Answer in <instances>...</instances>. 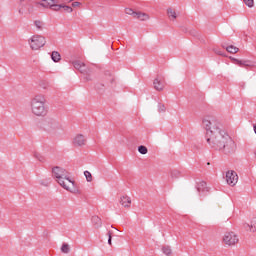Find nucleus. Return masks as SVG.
I'll return each mask as SVG.
<instances>
[{"instance_id": "1", "label": "nucleus", "mask_w": 256, "mask_h": 256, "mask_svg": "<svg viewBox=\"0 0 256 256\" xmlns=\"http://www.w3.org/2000/svg\"><path fill=\"white\" fill-rule=\"evenodd\" d=\"M206 141L211 149L215 151H221L224 155H231L235 153L236 145L235 141L226 133L225 130H218L216 132H208Z\"/></svg>"}, {"instance_id": "2", "label": "nucleus", "mask_w": 256, "mask_h": 256, "mask_svg": "<svg viewBox=\"0 0 256 256\" xmlns=\"http://www.w3.org/2000/svg\"><path fill=\"white\" fill-rule=\"evenodd\" d=\"M53 176L57 179V183L66 191L73 193V188L75 187V181L69 177V172L65 168L56 166L52 168Z\"/></svg>"}, {"instance_id": "3", "label": "nucleus", "mask_w": 256, "mask_h": 256, "mask_svg": "<svg viewBox=\"0 0 256 256\" xmlns=\"http://www.w3.org/2000/svg\"><path fill=\"white\" fill-rule=\"evenodd\" d=\"M47 100L43 95H36L30 102V107L33 115L36 117H45L49 113V107L47 106Z\"/></svg>"}, {"instance_id": "4", "label": "nucleus", "mask_w": 256, "mask_h": 256, "mask_svg": "<svg viewBox=\"0 0 256 256\" xmlns=\"http://www.w3.org/2000/svg\"><path fill=\"white\" fill-rule=\"evenodd\" d=\"M202 125L206 130V137H209V133H216V131H221L223 129V124L217 118L212 116H207L203 119Z\"/></svg>"}, {"instance_id": "5", "label": "nucleus", "mask_w": 256, "mask_h": 256, "mask_svg": "<svg viewBox=\"0 0 256 256\" xmlns=\"http://www.w3.org/2000/svg\"><path fill=\"white\" fill-rule=\"evenodd\" d=\"M43 127L50 135H57L61 131V124L54 118H46L43 122Z\"/></svg>"}, {"instance_id": "6", "label": "nucleus", "mask_w": 256, "mask_h": 256, "mask_svg": "<svg viewBox=\"0 0 256 256\" xmlns=\"http://www.w3.org/2000/svg\"><path fill=\"white\" fill-rule=\"evenodd\" d=\"M45 43H47L45 37L41 35H34L31 38L30 47L34 51H37L38 49H41V47H45Z\"/></svg>"}, {"instance_id": "7", "label": "nucleus", "mask_w": 256, "mask_h": 256, "mask_svg": "<svg viewBox=\"0 0 256 256\" xmlns=\"http://www.w3.org/2000/svg\"><path fill=\"white\" fill-rule=\"evenodd\" d=\"M223 242L231 247V245L239 243V237L234 232H228L224 235Z\"/></svg>"}, {"instance_id": "8", "label": "nucleus", "mask_w": 256, "mask_h": 256, "mask_svg": "<svg viewBox=\"0 0 256 256\" xmlns=\"http://www.w3.org/2000/svg\"><path fill=\"white\" fill-rule=\"evenodd\" d=\"M237 181H239V176H237V172L233 170H229L226 172V182L231 187H235L237 185Z\"/></svg>"}, {"instance_id": "9", "label": "nucleus", "mask_w": 256, "mask_h": 256, "mask_svg": "<svg viewBox=\"0 0 256 256\" xmlns=\"http://www.w3.org/2000/svg\"><path fill=\"white\" fill-rule=\"evenodd\" d=\"M87 143V139H85V136L83 134H78L73 139V145L75 147H83Z\"/></svg>"}, {"instance_id": "10", "label": "nucleus", "mask_w": 256, "mask_h": 256, "mask_svg": "<svg viewBox=\"0 0 256 256\" xmlns=\"http://www.w3.org/2000/svg\"><path fill=\"white\" fill-rule=\"evenodd\" d=\"M196 189H197L200 197L205 195V193H209V187H207V182H205V181H201V182L197 183Z\"/></svg>"}, {"instance_id": "11", "label": "nucleus", "mask_w": 256, "mask_h": 256, "mask_svg": "<svg viewBox=\"0 0 256 256\" xmlns=\"http://www.w3.org/2000/svg\"><path fill=\"white\" fill-rule=\"evenodd\" d=\"M231 61L238 65L239 67H253V62L250 60H239L237 58L230 57Z\"/></svg>"}, {"instance_id": "12", "label": "nucleus", "mask_w": 256, "mask_h": 256, "mask_svg": "<svg viewBox=\"0 0 256 256\" xmlns=\"http://www.w3.org/2000/svg\"><path fill=\"white\" fill-rule=\"evenodd\" d=\"M91 221L94 229H101L103 227V221L99 216H92Z\"/></svg>"}, {"instance_id": "13", "label": "nucleus", "mask_w": 256, "mask_h": 256, "mask_svg": "<svg viewBox=\"0 0 256 256\" xmlns=\"http://www.w3.org/2000/svg\"><path fill=\"white\" fill-rule=\"evenodd\" d=\"M82 75H85L86 81H91V75H93V67L91 66H84V72Z\"/></svg>"}, {"instance_id": "14", "label": "nucleus", "mask_w": 256, "mask_h": 256, "mask_svg": "<svg viewBox=\"0 0 256 256\" xmlns=\"http://www.w3.org/2000/svg\"><path fill=\"white\" fill-rule=\"evenodd\" d=\"M72 65L74 67V69H76L77 71L83 73L85 72V63L79 61V60H76L74 62H72Z\"/></svg>"}, {"instance_id": "15", "label": "nucleus", "mask_w": 256, "mask_h": 256, "mask_svg": "<svg viewBox=\"0 0 256 256\" xmlns=\"http://www.w3.org/2000/svg\"><path fill=\"white\" fill-rule=\"evenodd\" d=\"M105 83L106 85H113L115 83V76L111 74V71H106L105 72Z\"/></svg>"}, {"instance_id": "16", "label": "nucleus", "mask_w": 256, "mask_h": 256, "mask_svg": "<svg viewBox=\"0 0 256 256\" xmlns=\"http://www.w3.org/2000/svg\"><path fill=\"white\" fill-rule=\"evenodd\" d=\"M153 85L156 91H163V89H165V85L163 84V82H161L159 78H156L154 80Z\"/></svg>"}, {"instance_id": "17", "label": "nucleus", "mask_w": 256, "mask_h": 256, "mask_svg": "<svg viewBox=\"0 0 256 256\" xmlns=\"http://www.w3.org/2000/svg\"><path fill=\"white\" fill-rule=\"evenodd\" d=\"M120 204L122 205V207H131V198L129 196H122L120 198Z\"/></svg>"}, {"instance_id": "18", "label": "nucleus", "mask_w": 256, "mask_h": 256, "mask_svg": "<svg viewBox=\"0 0 256 256\" xmlns=\"http://www.w3.org/2000/svg\"><path fill=\"white\" fill-rule=\"evenodd\" d=\"M134 18L139 19L140 21H147V19H149V15L142 12H136Z\"/></svg>"}, {"instance_id": "19", "label": "nucleus", "mask_w": 256, "mask_h": 256, "mask_svg": "<svg viewBox=\"0 0 256 256\" xmlns=\"http://www.w3.org/2000/svg\"><path fill=\"white\" fill-rule=\"evenodd\" d=\"M222 47L224 49H226V51L228 53H232V54L239 53V48L234 45H230V46H226V47H225V45H222Z\"/></svg>"}, {"instance_id": "20", "label": "nucleus", "mask_w": 256, "mask_h": 256, "mask_svg": "<svg viewBox=\"0 0 256 256\" xmlns=\"http://www.w3.org/2000/svg\"><path fill=\"white\" fill-rule=\"evenodd\" d=\"M51 1H52V3H57V0H42V2L40 3V5L42 6V7H46V8H51V7H53V4L51 3Z\"/></svg>"}, {"instance_id": "21", "label": "nucleus", "mask_w": 256, "mask_h": 256, "mask_svg": "<svg viewBox=\"0 0 256 256\" xmlns=\"http://www.w3.org/2000/svg\"><path fill=\"white\" fill-rule=\"evenodd\" d=\"M51 59L54 61V63H59V60L61 59V54L57 51H53L51 54Z\"/></svg>"}, {"instance_id": "22", "label": "nucleus", "mask_w": 256, "mask_h": 256, "mask_svg": "<svg viewBox=\"0 0 256 256\" xmlns=\"http://www.w3.org/2000/svg\"><path fill=\"white\" fill-rule=\"evenodd\" d=\"M51 3L52 7H50V9H52L53 11H60L61 9H63V4L53 3V1H51Z\"/></svg>"}, {"instance_id": "23", "label": "nucleus", "mask_w": 256, "mask_h": 256, "mask_svg": "<svg viewBox=\"0 0 256 256\" xmlns=\"http://www.w3.org/2000/svg\"><path fill=\"white\" fill-rule=\"evenodd\" d=\"M247 227H249V229H250V231H252V233H255V231H256V217L252 219L251 225L247 224Z\"/></svg>"}, {"instance_id": "24", "label": "nucleus", "mask_w": 256, "mask_h": 256, "mask_svg": "<svg viewBox=\"0 0 256 256\" xmlns=\"http://www.w3.org/2000/svg\"><path fill=\"white\" fill-rule=\"evenodd\" d=\"M34 25L36 27V31H43V22L40 20L34 21Z\"/></svg>"}, {"instance_id": "25", "label": "nucleus", "mask_w": 256, "mask_h": 256, "mask_svg": "<svg viewBox=\"0 0 256 256\" xmlns=\"http://www.w3.org/2000/svg\"><path fill=\"white\" fill-rule=\"evenodd\" d=\"M167 13H168V17L170 18V19H177V13H175V11L173 10V9H171V8H169L168 10H167Z\"/></svg>"}, {"instance_id": "26", "label": "nucleus", "mask_w": 256, "mask_h": 256, "mask_svg": "<svg viewBox=\"0 0 256 256\" xmlns=\"http://www.w3.org/2000/svg\"><path fill=\"white\" fill-rule=\"evenodd\" d=\"M138 152H139L141 155H147V153L149 152V150L146 148V146L140 145V146L138 147Z\"/></svg>"}, {"instance_id": "27", "label": "nucleus", "mask_w": 256, "mask_h": 256, "mask_svg": "<svg viewBox=\"0 0 256 256\" xmlns=\"http://www.w3.org/2000/svg\"><path fill=\"white\" fill-rule=\"evenodd\" d=\"M162 252L164 253V255H171V253H173V251L171 250V246H163L162 247Z\"/></svg>"}, {"instance_id": "28", "label": "nucleus", "mask_w": 256, "mask_h": 256, "mask_svg": "<svg viewBox=\"0 0 256 256\" xmlns=\"http://www.w3.org/2000/svg\"><path fill=\"white\" fill-rule=\"evenodd\" d=\"M61 251H62V253H66V254L69 253V251H71L69 244L63 243L62 247H61Z\"/></svg>"}, {"instance_id": "29", "label": "nucleus", "mask_w": 256, "mask_h": 256, "mask_svg": "<svg viewBox=\"0 0 256 256\" xmlns=\"http://www.w3.org/2000/svg\"><path fill=\"white\" fill-rule=\"evenodd\" d=\"M84 175L86 177V180L88 181V183H91V181H93V175L91 174V172L89 171H84Z\"/></svg>"}, {"instance_id": "30", "label": "nucleus", "mask_w": 256, "mask_h": 256, "mask_svg": "<svg viewBox=\"0 0 256 256\" xmlns=\"http://www.w3.org/2000/svg\"><path fill=\"white\" fill-rule=\"evenodd\" d=\"M245 5H247V7H249L250 9L255 5L254 0H243Z\"/></svg>"}, {"instance_id": "31", "label": "nucleus", "mask_w": 256, "mask_h": 256, "mask_svg": "<svg viewBox=\"0 0 256 256\" xmlns=\"http://www.w3.org/2000/svg\"><path fill=\"white\" fill-rule=\"evenodd\" d=\"M158 111L159 113H165V111H167V108H165V104H158Z\"/></svg>"}, {"instance_id": "32", "label": "nucleus", "mask_w": 256, "mask_h": 256, "mask_svg": "<svg viewBox=\"0 0 256 256\" xmlns=\"http://www.w3.org/2000/svg\"><path fill=\"white\" fill-rule=\"evenodd\" d=\"M62 9H64V11H66V13H73V8L71 6L62 4Z\"/></svg>"}, {"instance_id": "33", "label": "nucleus", "mask_w": 256, "mask_h": 256, "mask_svg": "<svg viewBox=\"0 0 256 256\" xmlns=\"http://www.w3.org/2000/svg\"><path fill=\"white\" fill-rule=\"evenodd\" d=\"M213 51H214V53H216V55H220L221 57H225V53L223 51H221V49L214 48Z\"/></svg>"}, {"instance_id": "34", "label": "nucleus", "mask_w": 256, "mask_h": 256, "mask_svg": "<svg viewBox=\"0 0 256 256\" xmlns=\"http://www.w3.org/2000/svg\"><path fill=\"white\" fill-rule=\"evenodd\" d=\"M179 175H181V173L177 170L171 172L172 179H178Z\"/></svg>"}, {"instance_id": "35", "label": "nucleus", "mask_w": 256, "mask_h": 256, "mask_svg": "<svg viewBox=\"0 0 256 256\" xmlns=\"http://www.w3.org/2000/svg\"><path fill=\"white\" fill-rule=\"evenodd\" d=\"M40 87H42V89H49V82L47 81L40 82Z\"/></svg>"}, {"instance_id": "36", "label": "nucleus", "mask_w": 256, "mask_h": 256, "mask_svg": "<svg viewBox=\"0 0 256 256\" xmlns=\"http://www.w3.org/2000/svg\"><path fill=\"white\" fill-rule=\"evenodd\" d=\"M126 13L127 15H132V17L135 18V14H137V12H135L133 9L129 8V9H126Z\"/></svg>"}, {"instance_id": "37", "label": "nucleus", "mask_w": 256, "mask_h": 256, "mask_svg": "<svg viewBox=\"0 0 256 256\" xmlns=\"http://www.w3.org/2000/svg\"><path fill=\"white\" fill-rule=\"evenodd\" d=\"M81 5V2H73L72 7H79Z\"/></svg>"}, {"instance_id": "38", "label": "nucleus", "mask_w": 256, "mask_h": 256, "mask_svg": "<svg viewBox=\"0 0 256 256\" xmlns=\"http://www.w3.org/2000/svg\"><path fill=\"white\" fill-rule=\"evenodd\" d=\"M112 237H111V232H108V244H112L111 243Z\"/></svg>"}, {"instance_id": "39", "label": "nucleus", "mask_w": 256, "mask_h": 256, "mask_svg": "<svg viewBox=\"0 0 256 256\" xmlns=\"http://www.w3.org/2000/svg\"><path fill=\"white\" fill-rule=\"evenodd\" d=\"M21 1V3H23V1H25V0H20Z\"/></svg>"}, {"instance_id": "40", "label": "nucleus", "mask_w": 256, "mask_h": 256, "mask_svg": "<svg viewBox=\"0 0 256 256\" xmlns=\"http://www.w3.org/2000/svg\"><path fill=\"white\" fill-rule=\"evenodd\" d=\"M207 165H211V163L208 162Z\"/></svg>"}]
</instances>
